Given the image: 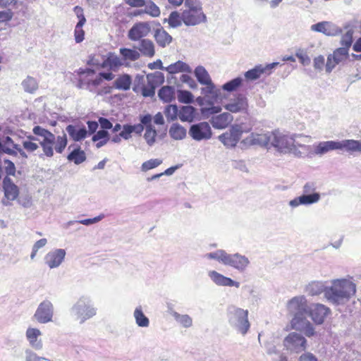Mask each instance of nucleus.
<instances>
[{
  "label": "nucleus",
  "instance_id": "obj_1",
  "mask_svg": "<svg viewBox=\"0 0 361 361\" xmlns=\"http://www.w3.org/2000/svg\"><path fill=\"white\" fill-rule=\"evenodd\" d=\"M355 285L353 282L346 279L337 280L330 288L325 290V295L329 300L339 304L355 295Z\"/></svg>",
  "mask_w": 361,
  "mask_h": 361
},
{
  "label": "nucleus",
  "instance_id": "obj_2",
  "mask_svg": "<svg viewBox=\"0 0 361 361\" xmlns=\"http://www.w3.org/2000/svg\"><path fill=\"white\" fill-rule=\"evenodd\" d=\"M338 150L341 152H361V142L355 140H343L341 141L320 142L314 147L317 154H324L329 152Z\"/></svg>",
  "mask_w": 361,
  "mask_h": 361
},
{
  "label": "nucleus",
  "instance_id": "obj_3",
  "mask_svg": "<svg viewBox=\"0 0 361 361\" xmlns=\"http://www.w3.org/2000/svg\"><path fill=\"white\" fill-rule=\"evenodd\" d=\"M260 140L264 142L267 147L272 146L281 152H290L295 149V138L279 131L272 132L269 135H261Z\"/></svg>",
  "mask_w": 361,
  "mask_h": 361
},
{
  "label": "nucleus",
  "instance_id": "obj_4",
  "mask_svg": "<svg viewBox=\"0 0 361 361\" xmlns=\"http://www.w3.org/2000/svg\"><path fill=\"white\" fill-rule=\"evenodd\" d=\"M185 6L182 18L185 25L195 26L206 22L207 17L198 0H185Z\"/></svg>",
  "mask_w": 361,
  "mask_h": 361
},
{
  "label": "nucleus",
  "instance_id": "obj_5",
  "mask_svg": "<svg viewBox=\"0 0 361 361\" xmlns=\"http://www.w3.org/2000/svg\"><path fill=\"white\" fill-rule=\"evenodd\" d=\"M250 130L251 128L244 123L235 124L228 131L219 135V139L225 146L235 147L241 138L243 133H248Z\"/></svg>",
  "mask_w": 361,
  "mask_h": 361
},
{
  "label": "nucleus",
  "instance_id": "obj_6",
  "mask_svg": "<svg viewBox=\"0 0 361 361\" xmlns=\"http://www.w3.org/2000/svg\"><path fill=\"white\" fill-rule=\"evenodd\" d=\"M228 315L229 322L238 326L239 331L245 334L250 328L247 310L231 307L228 310Z\"/></svg>",
  "mask_w": 361,
  "mask_h": 361
},
{
  "label": "nucleus",
  "instance_id": "obj_7",
  "mask_svg": "<svg viewBox=\"0 0 361 361\" xmlns=\"http://www.w3.org/2000/svg\"><path fill=\"white\" fill-rule=\"evenodd\" d=\"M80 75L79 87H82L84 85L91 91L94 92L96 89L102 84L101 76L95 74V71L90 68L80 69L78 71Z\"/></svg>",
  "mask_w": 361,
  "mask_h": 361
},
{
  "label": "nucleus",
  "instance_id": "obj_8",
  "mask_svg": "<svg viewBox=\"0 0 361 361\" xmlns=\"http://www.w3.org/2000/svg\"><path fill=\"white\" fill-rule=\"evenodd\" d=\"M298 310L299 312H301L300 309ZM301 310H302V314L303 312L308 314L312 320L318 324H322L326 316L330 313L329 308L321 304H312L309 307H302Z\"/></svg>",
  "mask_w": 361,
  "mask_h": 361
},
{
  "label": "nucleus",
  "instance_id": "obj_9",
  "mask_svg": "<svg viewBox=\"0 0 361 361\" xmlns=\"http://www.w3.org/2000/svg\"><path fill=\"white\" fill-rule=\"evenodd\" d=\"M73 310L81 322L90 319L96 314L95 309L85 298H80L77 302L73 307Z\"/></svg>",
  "mask_w": 361,
  "mask_h": 361
},
{
  "label": "nucleus",
  "instance_id": "obj_10",
  "mask_svg": "<svg viewBox=\"0 0 361 361\" xmlns=\"http://www.w3.org/2000/svg\"><path fill=\"white\" fill-rule=\"evenodd\" d=\"M278 65L279 63H271L265 66L261 64L255 66L253 68L245 73V78L247 81H254L262 76L269 75L272 69Z\"/></svg>",
  "mask_w": 361,
  "mask_h": 361
},
{
  "label": "nucleus",
  "instance_id": "obj_11",
  "mask_svg": "<svg viewBox=\"0 0 361 361\" xmlns=\"http://www.w3.org/2000/svg\"><path fill=\"white\" fill-rule=\"evenodd\" d=\"M189 135L192 139L200 141L211 138L212 132L207 122H200L190 126Z\"/></svg>",
  "mask_w": 361,
  "mask_h": 361
},
{
  "label": "nucleus",
  "instance_id": "obj_12",
  "mask_svg": "<svg viewBox=\"0 0 361 361\" xmlns=\"http://www.w3.org/2000/svg\"><path fill=\"white\" fill-rule=\"evenodd\" d=\"M151 32V27L148 22H140L133 25L129 30L128 37L132 41H138L147 37Z\"/></svg>",
  "mask_w": 361,
  "mask_h": 361
},
{
  "label": "nucleus",
  "instance_id": "obj_13",
  "mask_svg": "<svg viewBox=\"0 0 361 361\" xmlns=\"http://www.w3.org/2000/svg\"><path fill=\"white\" fill-rule=\"evenodd\" d=\"M3 188L4 192V197L3 203L4 204H10L11 202L17 199L19 195V189L15 185L10 178L5 177L3 180Z\"/></svg>",
  "mask_w": 361,
  "mask_h": 361
},
{
  "label": "nucleus",
  "instance_id": "obj_14",
  "mask_svg": "<svg viewBox=\"0 0 361 361\" xmlns=\"http://www.w3.org/2000/svg\"><path fill=\"white\" fill-rule=\"evenodd\" d=\"M53 315L52 304L49 301L41 302L35 313V318L42 324L51 321Z\"/></svg>",
  "mask_w": 361,
  "mask_h": 361
},
{
  "label": "nucleus",
  "instance_id": "obj_15",
  "mask_svg": "<svg viewBox=\"0 0 361 361\" xmlns=\"http://www.w3.org/2000/svg\"><path fill=\"white\" fill-rule=\"evenodd\" d=\"M302 313L298 312L291 321L292 327L296 330L302 331L307 336L310 337L314 334L312 325L305 319L302 318Z\"/></svg>",
  "mask_w": 361,
  "mask_h": 361
},
{
  "label": "nucleus",
  "instance_id": "obj_16",
  "mask_svg": "<svg viewBox=\"0 0 361 361\" xmlns=\"http://www.w3.org/2000/svg\"><path fill=\"white\" fill-rule=\"evenodd\" d=\"M285 345L297 353L303 351L306 348V339L300 334L293 332L289 334L285 338Z\"/></svg>",
  "mask_w": 361,
  "mask_h": 361
},
{
  "label": "nucleus",
  "instance_id": "obj_17",
  "mask_svg": "<svg viewBox=\"0 0 361 361\" xmlns=\"http://www.w3.org/2000/svg\"><path fill=\"white\" fill-rule=\"evenodd\" d=\"M195 75L197 81L202 84L206 85L205 92L208 94H213L215 92V85L212 82L211 78L206 71V69L202 66L196 68L195 71Z\"/></svg>",
  "mask_w": 361,
  "mask_h": 361
},
{
  "label": "nucleus",
  "instance_id": "obj_18",
  "mask_svg": "<svg viewBox=\"0 0 361 361\" xmlns=\"http://www.w3.org/2000/svg\"><path fill=\"white\" fill-rule=\"evenodd\" d=\"M233 116L228 112H224L219 115L212 116L210 123L216 129H224L227 128L233 121Z\"/></svg>",
  "mask_w": 361,
  "mask_h": 361
},
{
  "label": "nucleus",
  "instance_id": "obj_19",
  "mask_svg": "<svg viewBox=\"0 0 361 361\" xmlns=\"http://www.w3.org/2000/svg\"><path fill=\"white\" fill-rule=\"evenodd\" d=\"M248 107L247 99L241 95L230 101L224 108L231 113L246 111Z\"/></svg>",
  "mask_w": 361,
  "mask_h": 361
},
{
  "label": "nucleus",
  "instance_id": "obj_20",
  "mask_svg": "<svg viewBox=\"0 0 361 361\" xmlns=\"http://www.w3.org/2000/svg\"><path fill=\"white\" fill-rule=\"evenodd\" d=\"M66 130L70 138L75 142L81 141L88 136L87 130L85 126L70 124L66 126Z\"/></svg>",
  "mask_w": 361,
  "mask_h": 361
},
{
  "label": "nucleus",
  "instance_id": "obj_21",
  "mask_svg": "<svg viewBox=\"0 0 361 361\" xmlns=\"http://www.w3.org/2000/svg\"><path fill=\"white\" fill-rule=\"evenodd\" d=\"M65 255L66 252L62 249H58L54 252H49L45 257L46 264L51 269L57 267L63 262Z\"/></svg>",
  "mask_w": 361,
  "mask_h": 361
},
{
  "label": "nucleus",
  "instance_id": "obj_22",
  "mask_svg": "<svg viewBox=\"0 0 361 361\" xmlns=\"http://www.w3.org/2000/svg\"><path fill=\"white\" fill-rule=\"evenodd\" d=\"M226 265L233 267L238 269H243L245 268L249 261L248 259L238 254L235 255H226V257L224 258Z\"/></svg>",
  "mask_w": 361,
  "mask_h": 361
},
{
  "label": "nucleus",
  "instance_id": "obj_23",
  "mask_svg": "<svg viewBox=\"0 0 361 361\" xmlns=\"http://www.w3.org/2000/svg\"><path fill=\"white\" fill-rule=\"evenodd\" d=\"M209 276L218 286H235L239 288L240 283L233 281L231 279L224 276L216 271H210Z\"/></svg>",
  "mask_w": 361,
  "mask_h": 361
},
{
  "label": "nucleus",
  "instance_id": "obj_24",
  "mask_svg": "<svg viewBox=\"0 0 361 361\" xmlns=\"http://www.w3.org/2000/svg\"><path fill=\"white\" fill-rule=\"evenodd\" d=\"M143 130L144 127L142 124H126L122 127V130L120 132V136H121L124 140H128L132 137L133 134L140 136Z\"/></svg>",
  "mask_w": 361,
  "mask_h": 361
},
{
  "label": "nucleus",
  "instance_id": "obj_25",
  "mask_svg": "<svg viewBox=\"0 0 361 361\" xmlns=\"http://www.w3.org/2000/svg\"><path fill=\"white\" fill-rule=\"evenodd\" d=\"M320 195L317 192L312 194L303 195L290 202V205L292 207H297L300 204H310L319 201Z\"/></svg>",
  "mask_w": 361,
  "mask_h": 361
},
{
  "label": "nucleus",
  "instance_id": "obj_26",
  "mask_svg": "<svg viewBox=\"0 0 361 361\" xmlns=\"http://www.w3.org/2000/svg\"><path fill=\"white\" fill-rule=\"evenodd\" d=\"M42 334L41 331L36 328H28L26 331V337L30 345L35 349L39 350L42 348V343L38 337Z\"/></svg>",
  "mask_w": 361,
  "mask_h": 361
},
{
  "label": "nucleus",
  "instance_id": "obj_27",
  "mask_svg": "<svg viewBox=\"0 0 361 361\" xmlns=\"http://www.w3.org/2000/svg\"><path fill=\"white\" fill-rule=\"evenodd\" d=\"M154 37L158 45L161 47H165L172 41V37L163 27L156 29Z\"/></svg>",
  "mask_w": 361,
  "mask_h": 361
},
{
  "label": "nucleus",
  "instance_id": "obj_28",
  "mask_svg": "<svg viewBox=\"0 0 361 361\" xmlns=\"http://www.w3.org/2000/svg\"><path fill=\"white\" fill-rule=\"evenodd\" d=\"M109 134L106 130H100L93 135L92 141L97 148H100L109 141Z\"/></svg>",
  "mask_w": 361,
  "mask_h": 361
},
{
  "label": "nucleus",
  "instance_id": "obj_29",
  "mask_svg": "<svg viewBox=\"0 0 361 361\" xmlns=\"http://www.w3.org/2000/svg\"><path fill=\"white\" fill-rule=\"evenodd\" d=\"M139 50L142 55L152 57L155 54L154 45L152 40L142 39L139 44Z\"/></svg>",
  "mask_w": 361,
  "mask_h": 361
},
{
  "label": "nucleus",
  "instance_id": "obj_30",
  "mask_svg": "<svg viewBox=\"0 0 361 361\" xmlns=\"http://www.w3.org/2000/svg\"><path fill=\"white\" fill-rule=\"evenodd\" d=\"M158 95L164 102L169 103L176 98L175 89L171 86H164L159 90Z\"/></svg>",
  "mask_w": 361,
  "mask_h": 361
},
{
  "label": "nucleus",
  "instance_id": "obj_31",
  "mask_svg": "<svg viewBox=\"0 0 361 361\" xmlns=\"http://www.w3.org/2000/svg\"><path fill=\"white\" fill-rule=\"evenodd\" d=\"M132 78L129 75H119L114 82V87L121 90H128L130 88Z\"/></svg>",
  "mask_w": 361,
  "mask_h": 361
},
{
  "label": "nucleus",
  "instance_id": "obj_32",
  "mask_svg": "<svg viewBox=\"0 0 361 361\" xmlns=\"http://www.w3.org/2000/svg\"><path fill=\"white\" fill-rule=\"evenodd\" d=\"M195 109L191 106H184L180 108L178 118L181 121L192 122L195 118Z\"/></svg>",
  "mask_w": 361,
  "mask_h": 361
},
{
  "label": "nucleus",
  "instance_id": "obj_33",
  "mask_svg": "<svg viewBox=\"0 0 361 361\" xmlns=\"http://www.w3.org/2000/svg\"><path fill=\"white\" fill-rule=\"evenodd\" d=\"M123 65L121 59L114 54L109 53L107 58L103 61L102 66H109L111 69L115 70Z\"/></svg>",
  "mask_w": 361,
  "mask_h": 361
},
{
  "label": "nucleus",
  "instance_id": "obj_34",
  "mask_svg": "<svg viewBox=\"0 0 361 361\" xmlns=\"http://www.w3.org/2000/svg\"><path fill=\"white\" fill-rule=\"evenodd\" d=\"M165 70L170 74H176L181 72H188L189 66L181 61H178L165 68Z\"/></svg>",
  "mask_w": 361,
  "mask_h": 361
},
{
  "label": "nucleus",
  "instance_id": "obj_35",
  "mask_svg": "<svg viewBox=\"0 0 361 361\" xmlns=\"http://www.w3.org/2000/svg\"><path fill=\"white\" fill-rule=\"evenodd\" d=\"M120 54L125 61H135L140 56V53L137 50L128 48H121Z\"/></svg>",
  "mask_w": 361,
  "mask_h": 361
},
{
  "label": "nucleus",
  "instance_id": "obj_36",
  "mask_svg": "<svg viewBox=\"0 0 361 361\" xmlns=\"http://www.w3.org/2000/svg\"><path fill=\"white\" fill-rule=\"evenodd\" d=\"M170 135L176 140H181L186 135V130L179 124H173L169 130Z\"/></svg>",
  "mask_w": 361,
  "mask_h": 361
},
{
  "label": "nucleus",
  "instance_id": "obj_37",
  "mask_svg": "<svg viewBox=\"0 0 361 361\" xmlns=\"http://www.w3.org/2000/svg\"><path fill=\"white\" fill-rule=\"evenodd\" d=\"M68 140L66 134L59 135L54 140V149L56 153L61 154L67 146Z\"/></svg>",
  "mask_w": 361,
  "mask_h": 361
},
{
  "label": "nucleus",
  "instance_id": "obj_38",
  "mask_svg": "<svg viewBox=\"0 0 361 361\" xmlns=\"http://www.w3.org/2000/svg\"><path fill=\"white\" fill-rule=\"evenodd\" d=\"M134 317L136 324L141 327H147L149 326V321L148 318L144 314L141 307H137L134 312Z\"/></svg>",
  "mask_w": 361,
  "mask_h": 361
},
{
  "label": "nucleus",
  "instance_id": "obj_39",
  "mask_svg": "<svg viewBox=\"0 0 361 361\" xmlns=\"http://www.w3.org/2000/svg\"><path fill=\"white\" fill-rule=\"evenodd\" d=\"M54 137H49L47 139H44L43 141L40 142L41 146L43 149L44 153L47 157H52L54 154Z\"/></svg>",
  "mask_w": 361,
  "mask_h": 361
},
{
  "label": "nucleus",
  "instance_id": "obj_40",
  "mask_svg": "<svg viewBox=\"0 0 361 361\" xmlns=\"http://www.w3.org/2000/svg\"><path fill=\"white\" fill-rule=\"evenodd\" d=\"M331 28V25L329 22H326V21L318 23L317 24L312 25V30H314V31H317L319 32H322L326 35H333Z\"/></svg>",
  "mask_w": 361,
  "mask_h": 361
},
{
  "label": "nucleus",
  "instance_id": "obj_41",
  "mask_svg": "<svg viewBox=\"0 0 361 361\" xmlns=\"http://www.w3.org/2000/svg\"><path fill=\"white\" fill-rule=\"evenodd\" d=\"M168 23L172 27L180 26L183 23L182 13H179L178 11L171 12L169 16Z\"/></svg>",
  "mask_w": 361,
  "mask_h": 361
},
{
  "label": "nucleus",
  "instance_id": "obj_42",
  "mask_svg": "<svg viewBox=\"0 0 361 361\" xmlns=\"http://www.w3.org/2000/svg\"><path fill=\"white\" fill-rule=\"evenodd\" d=\"M144 6V13L148 14L152 17L159 16L161 13L160 9L153 1H149L148 3L145 2Z\"/></svg>",
  "mask_w": 361,
  "mask_h": 361
},
{
  "label": "nucleus",
  "instance_id": "obj_43",
  "mask_svg": "<svg viewBox=\"0 0 361 361\" xmlns=\"http://www.w3.org/2000/svg\"><path fill=\"white\" fill-rule=\"evenodd\" d=\"M179 110L176 105L169 104L164 111L165 116L169 121H173L178 117Z\"/></svg>",
  "mask_w": 361,
  "mask_h": 361
},
{
  "label": "nucleus",
  "instance_id": "obj_44",
  "mask_svg": "<svg viewBox=\"0 0 361 361\" xmlns=\"http://www.w3.org/2000/svg\"><path fill=\"white\" fill-rule=\"evenodd\" d=\"M332 56L338 64L345 61L348 56V50L346 47H340L336 49Z\"/></svg>",
  "mask_w": 361,
  "mask_h": 361
},
{
  "label": "nucleus",
  "instance_id": "obj_45",
  "mask_svg": "<svg viewBox=\"0 0 361 361\" xmlns=\"http://www.w3.org/2000/svg\"><path fill=\"white\" fill-rule=\"evenodd\" d=\"M242 78H234L228 82L225 83L222 86V89L227 92H233L236 90L242 84Z\"/></svg>",
  "mask_w": 361,
  "mask_h": 361
},
{
  "label": "nucleus",
  "instance_id": "obj_46",
  "mask_svg": "<svg viewBox=\"0 0 361 361\" xmlns=\"http://www.w3.org/2000/svg\"><path fill=\"white\" fill-rule=\"evenodd\" d=\"M68 149L71 152L66 158H85V153L80 146L70 145Z\"/></svg>",
  "mask_w": 361,
  "mask_h": 361
},
{
  "label": "nucleus",
  "instance_id": "obj_47",
  "mask_svg": "<svg viewBox=\"0 0 361 361\" xmlns=\"http://www.w3.org/2000/svg\"><path fill=\"white\" fill-rule=\"evenodd\" d=\"M23 85L24 89L28 92H32L35 91L38 87L37 80L32 78L27 77L23 82Z\"/></svg>",
  "mask_w": 361,
  "mask_h": 361
},
{
  "label": "nucleus",
  "instance_id": "obj_48",
  "mask_svg": "<svg viewBox=\"0 0 361 361\" xmlns=\"http://www.w3.org/2000/svg\"><path fill=\"white\" fill-rule=\"evenodd\" d=\"M157 131L152 126H147L144 137L149 145H152L155 142Z\"/></svg>",
  "mask_w": 361,
  "mask_h": 361
},
{
  "label": "nucleus",
  "instance_id": "obj_49",
  "mask_svg": "<svg viewBox=\"0 0 361 361\" xmlns=\"http://www.w3.org/2000/svg\"><path fill=\"white\" fill-rule=\"evenodd\" d=\"M178 99L181 103L190 104L193 102V95L189 91L180 90L178 92Z\"/></svg>",
  "mask_w": 361,
  "mask_h": 361
},
{
  "label": "nucleus",
  "instance_id": "obj_50",
  "mask_svg": "<svg viewBox=\"0 0 361 361\" xmlns=\"http://www.w3.org/2000/svg\"><path fill=\"white\" fill-rule=\"evenodd\" d=\"M32 132L35 135L43 137L44 139L49 137H54V134L49 130L42 128L39 126H36L33 128Z\"/></svg>",
  "mask_w": 361,
  "mask_h": 361
},
{
  "label": "nucleus",
  "instance_id": "obj_51",
  "mask_svg": "<svg viewBox=\"0 0 361 361\" xmlns=\"http://www.w3.org/2000/svg\"><path fill=\"white\" fill-rule=\"evenodd\" d=\"M353 42V32L349 30L346 33H345L341 38V44L343 45V47H346L348 50Z\"/></svg>",
  "mask_w": 361,
  "mask_h": 361
},
{
  "label": "nucleus",
  "instance_id": "obj_52",
  "mask_svg": "<svg viewBox=\"0 0 361 361\" xmlns=\"http://www.w3.org/2000/svg\"><path fill=\"white\" fill-rule=\"evenodd\" d=\"M83 25H76L74 30V37L76 43L82 42L85 39Z\"/></svg>",
  "mask_w": 361,
  "mask_h": 361
},
{
  "label": "nucleus",
  "instance_id": "obj_53",
  "mask_svg": "<svg viewBox=\"0 0 361 361\" xmlns=\"http://www.w3.org/2000/svg\"><path fill=\"white\" fill-rule=\"evenodd\" d=\"M227 253L224 250H218L215 252L208 253L207 257L209 259H214L225 263L224 258L226 257Z\"/></svg>",
  "mask_w": 361,
  "mask_h": 361
},
{
  "label": "nucleus",
  "instance_id": "obj_54",
  "mask_svg": "<svg viewBox=\"0 0 361 361\" xmlns=\"http://www.w3.org/2000/svg\"><path fill=\"white\" fill-rule=\"evenodd\" d=\"M76 16L79 19V21L76 25H84L86 23V18L84 15V11L82 7L76 6L73 8Z\"/></svg>",
  "mask_w": 361,
  "mask_h": 361
},
{
  "label": "nucleus",
  "instance_id": "obj_55",
  "mask_svg": "<svg viewBox=\"0 0 361 361\" xmlns=\"http://www.w3.org/2000/svg\"><path fill=\"white\" fill-rule=\"evenodd\" d=\"M142 94L144 97H152L155 93V87L151 82H148L147 85H144L142 88Z\"/></svg>",
  "mask_w": 361,
  "mask_h": 361
},
{
  "label": "nucleus",
  "instance_id": "obj_56",
  "mask_svg": "<svg viewBox=\"0 0 361 361\" xmlns=\"http://www.w3.org/2000/svg\"><path fill=\"white\" fill-rule=\"evenodd\" d=\"M179 167H180V166H179V165H176V166H171V167H170V168H169V169H166V170H165L164 172H162V173L155 174V175L152 176V177L148 178H147V180H148V181L152 180H154V179H156V178H158L161 177V176H163V175L170 176V175L173 174V173L175 172V171H176V169H178Z\"/></svg>",
  "mask_w": 361,
  "mask_h": 361
},
{
  "label": "nucleus",
  "instance_id": "obj_57",
  "mask_svg": "<svg viewBox=\"0 0 361 361\" xmlns=\"http://www.w3.org/2000/svg\"><path fill=\"white\" fill-rule=\"evenodd\" d=\"M161 163V161L159 160V159H149L142 164V169L143 171H148L149 169L157 167Z\"/></svg>",
  "mask_w": 361,
  "mask_h": 361
},
{
  "label": "nucleus",
  "instance_id": "obj_58",
  "mask_svg": "<svg viewBox=\"0 0 361 361\" xmlns=\"http://www.w3.org/2000/svg\"><path fill=\"white\" fill-rule=\"evenodd\" d=\"M47 239L46 238H42L39 240H37L33 245L32 247V253H31V258L33 259L38 250L41 247H43L44 246H45V245L47 244Z\"/></svg>",
  "mask_w": 361,
  "mask_h": 361
},
{
  "label": "nucleus",
  "instance_id": "obj_59",
  "mask_svg": "<svg viewBox=\"0 0 361 361\" xmlns=\"http://www.w3.org/2000/svg\"><path fill=\"white\" fill-rule=\"evenodd\" d=\"M176 319L184 326L190 327L192 326V319L188 315H177Z\"/></svg>",
  "mask_w": 361,
  "mask_h": 361
},
{
  "label": "nucleus",
  "instance_id": "obj_60",
  "mask_svg": "<svg viewBox=\"0 0 361 361\" xmlns=\"http://www.w3.org/2000/svg\"><path fill=\"white\" fill-rule=\"evenodd\" d=\"M5 170L7 175H15L16 167L14 164L9 159H5Z\"/></svg>",
  "mask_w": 361,
  "mask_h": 361
},
{
  "label": "nucleus",
  "instance_id": "obj_61",
  "mask_svg": "<svg viewBox=\"0 0 361 361\" xmlns=\"http://www.w3.org/2000/svg\"><path fill=\"white\" fill-rule=\"evenodd\" d=\"M23 145L24 149L28 152H33L39 147L37 143L32 141H25Z\"/></svg>",
  "mask_w": 361,
  "mask_h": 361
},
{
  "label": "nucleus",
  "instance_id": "obj_62",
  "mask_svg": "<svg viewBox=\"0 0 361 361\" xmlns=\"http://www.w3.org/2000/svg\"><path fill=\"white\" fill-rule=\"evenodd\" d=\"M337 64L338 63L335 61L332 54H330L327 58V61L326 63V72L330 73Z\"/></svg>",
  "mask_w": 361,
  "mask_h": 361
},
{
  "label": "nucleus",
  "instance_id": "obj_63",
  "mask_svg": "<svg viewBox=\"0 0 361 361\" xmlns=\"http://www.w3.org/2000/svg\"><path fill=\"white\" fill-rule=\"evenodd\" d=\"M12 17L13 13L10 10L0 11V23L9 21Z\"/></svg>",
  "mask_w": 361,
  "mask_h": 361
},
{
  "label": "nucleus",
  "instance_id": "obj_64",
  "mask_svg": "<svg viewBox=\"0 0 361 361\" xmlns=\"http://www.w3.org/2000/svg\"><path fill=\"white\" fill-rule=\"evenodd\" d=\"M99 123L104 130L111 129L113 127L112 123L106 118L100 117L99 118Z\"/></svg>",
  "mask_w": 361,
  "mask_h": 361
}]
</instances>
